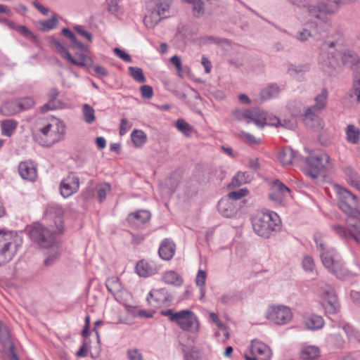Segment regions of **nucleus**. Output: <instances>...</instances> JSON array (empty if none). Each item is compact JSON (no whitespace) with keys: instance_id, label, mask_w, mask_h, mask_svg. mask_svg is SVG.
<instances>
[{"instance_id":"obj_1","label":"nucleus","mask_w":360,"mask_h":360,"mask_svg":"<svg viewBox=\"0 0 360 360\" xmlns=\"http://www.w3.org/2000/svg\"><path fill=\"white\" fill-rule=\"evenodd\" d=\"M63 210L58 205H49L45 212V218L49 221V227L41 224H34L30 231L31 239L41 248L45 249L44 264L50 266L58 259L60 248L55 235L63 231Z\"/></svg>"},{"instance_id":"obj_2","label":"nucleus","mask_w":360,"mask_h":360,"mask_svg":"<svg viewBox=\"0 0 360 360\" xmlns=\"http://www.w3.org/2000/svg\"><path fill=\"white\" fill-rule=\"evenodd\" d=\"M339 196V207L347 216V226L333 224L331 229L341 238L360 243V208L356 207V197L345 188L340 189Z\"/></svg>"},{"instance_id":"obj_3","label":"nucleus","mask_w":360,"mask_h":360,"mask_svg":"<svg viewBox=\"0 0 360 360\" xmlns=\"http://www.w3.org/2000/svg\"><path fill=\"white\" fill-rule=\"evenodd\" d=\"M359 61L358 55L347 50L340 43L329 41L323 44L319 58L320 68L330 77L336 74L341 65H353Z\"/></svg>"},{"instance_id":"obj_4","label":"nucleus","mask_w":360,"mask_h":360,"mask_svg":"<svg viewBox=\"0 0 360 360\" xmlns=\"http://www.w3.org/2000/svg\"><path fill=\"white\" fill-rule=\"evenodd\" d=\"M314 240L317 248L321 252V262L330 273L340 279L360 275V265L354 264L350 268L347 267L338 252L333 248H328L321 234H316Z\"/></svg>"},{"instance_id":"obj_5","label":"nucleus","mask_w":360,"mask_h":360,"mask_svg":"<svg viewBox=\"0 0 360 360\" xmlns=\"http://www.w3.org/2000/svg\"><path fill=\"white\" fill-rule=\"evenodd\" d=\"M328 91L323 89L314 98V104L305 108L302 103L290 104L289 109L293 116H301L304 124L314 130H319L323 126L319 115L327 104Z\"/></svg>"},{"instance_id":"obj_6","label":"nucleus","mask_w":360,"mask_h":360,"mask_svg":"<svg viewBox=\"0 0 360 360\" xmlns=\"http://www.w3.org/2000/svg\"><path fill=\"white\" fill-rule=\"evenodd\" d=\"M173 0H146V13L143 23L147 28L155 27L162 19L167 18Z\"/></svg>"},{"instance_id":"obj_7","label":"nucleus","mask_w":360,"mask_h":360,"mask_svg":"<svg viewBox=\"0 0 360 360\" xmlns=\"http://www.w3.org/2000/svg\"><path fill=\"white\" fill-rule=\"evenodd\" d=\"M255 232L264 238H269L271 233L280 229V219L275 212H257L252 219Z\"/></svg>"},{"instance_id":"obj_8","label":"nucleus","mask_w":360,"mask_h":360,"mask_svg":"<svg viewBox=\"0 0 360 360\" xmlns=\"http://www.w3.org/2000/svg\"><path fill=\"white\" fill-rule=\"evenodd\" d=\"M65 131V124L61 121H56L55 124L47 123L39 127L34 133V137L39 144L51 146L63 139Z\"/></svg>"},{"instance_id":"obj_9","label":"nucleus","mask_w":360,"mask_h":360,"mask_svg":"<svg viewBox=\"0 0 360 360\" xmlns=\"http://www.w3.org/2000/svg\"><path fill=\"white\" fill-rule=\"evenodd\" d=\"M22 238L15 233H10L0 238V266L10 262L22 245Z\"/></svg>"},{"instance_id":"obj_10","label":"nucleus","mask_w":360,"mask_h":360,"mask_svg":"<svg viewBox=\"0 0 360 360\" xmlns=\"http://www.w3.org/2000/svg\"><path fill=\"white\" fill-rule=\"evenodd\" d=\"M330 157L322 152L311 154L307 158V166L304 172L312 179H316L323 169H328L331 167Z\"/></svg>"},{"instance_id":"obj_11","label":"nucleus","mask_w":360,"mask_h":360,"mask_svg":"<svg viewBox=\"0 0 360 360\" xmlns=\"http://www.w3.org/2000/svg\"><path fill=\"white\" fill-rule=\"evenodd\" d=\"M170 321H175L183 330L195 333L199 330L198 317L189 309L174 313L170 317Z\"/></svg>"},{"instance_id":"obj_12","label":"nucleus","mask_w":360,"mask_h":360,"mask_svg":"<svg viewBox=\"0 0 360 360\" xmlns=\"http://www.w3.org/2000/svg\"><path fill=\"white\" fill-rule=\"evenodd\" d=\"M272 356L271 348L264 342L253 340L250 346V352L245 353L246 360H269Z\"/></svg>"},{"instance_id":"obj_13","label":"nucleus","mask_w":360,"mask_h":360,"mask_svg":"<svg viewBox=\"0 0 360 360\" xmlns=\"http://www.w3.org/2000/svg\"><path fill=\"white\" fill-rule=\"evenodd\" d=\"M266 318L276 324L284 325L291 321L292 314L286 306H271L267 310Z\"/></svg>"},{"instance_id":"obj_14","label":"nucleus","mask_w":360,"mask_h":360,"mask_svg":"<svg viewBox=\"0 0 360 360\" xmlns=\"http://www.w3.org/2000/svg\"><path fill=\"white\" fill-rule=\"evenodd\" d=\"M294 6L300 9H307L308 13L316 19L326 22L328 18L321 5L325 4L324 0L319 1L316 5L311 4L307 0H289Z\"/></svg>"},{"instance_id":"obj_15","label":"nucleus","mask_w":360,"mask_h":360,"mask_svg":"<svg viewBox=\"0 0 360 360\" xmlns=\"http://www.w3.org/2000/svg\"><path fill=\"white\" fill-rule=\"evenodd\" d=\"M321 297L325 311L330 314H335L339 309V303L334 290L329 286L323 289Z\"/></svg>"},{"instance_id":"obj_16","label":"nucleus","mask_w":360,"mask_h":360,"mask_svg":"<svg viewBox=\"0 0 360 360\" xmlns=\"http://www.w3.org/2000/svg\"><path fill=\"white\" fill-rule=\"evenodd\" d=\"M79 188V179L73 174H70L60 183V194L68 198L76 193Z\"/></svg>"},{"instance_id":"obj_17","label":"nucleus","mask_w":360,"mask_h":360,"mask_svg":"<svg viewBox=\"0 0 360 360\" xmlns=\"http://www.w3.org/2000/svg\"><path fill=\"white\" fill-rule=\"evenodd\" d=\"M290 192V190L278 179L272 182L269 198L276 202H281Z\"/></svg>"},{"instance_id":"obj_18","label":"nucleus","mask_w":360,"mask_h":360,"mask_svg":"<svg viewBox=\"0 0 360 360\" xmlns=\"http://www.w3.org/2000/svg\"><path fill=\"white\" fill-rule=\"evenodd\" d=\"M170 300L171 297L165 288L152 290L147 297V302L153 307H160Z\"/></svg>"},{"instance_id":"obj_19","label":"nucleus","mask_w":360,"mask_h":360,"mask_svg":"<svg viewBox=\"0 0 360 360\" xmlns=\"http://www.w3.org/2000/svg\"><path fill=\"white\" fill-rule=\"evenodd\" d=\"M18 172L20 176L30 181L37 179V173L36 167L31 162H22L18 166Z\"/></svg>"},{"instance_id":"obj_20","label":"nucleus","mask_w":360,"mask_h":360,"mask_svg":"<svg viewBox=\"0 0 360 360\" xmlns=\"http://www.w3.org/2000/svg\"><path fill=\"white\" fill-rule=\"evenodd\" d=\"M258 109H237L233 112L234 119L239 121H245L246 124L253 122L256 125Z\"/></svg>"},{"instance_id":"obj_21","label":"nucleus","mask_w":360,"mask_h":360,"mask_svg":"<svg viewBox=\"0 0 360 360\" xmlns=\"http://www.w3.org/2000/svg\"><path fill=\"white\" fill-rule=\"evenodd\" d=\"M279 119L276 116L258 110L256 126L263 128L265 125L278 127Z\"/></svg>"},{"instance_id":"obj_22","label":"nucleus","mask_w":360,"mask_h":360,"mask_svg":"<svg viewBox=\"0 0 360 360\" xmlns=\"http://www.w3.org/2000/svg\"><path fill=\"white\" fill-rule=\"evenodd\" d=\"M158 271L157 266L153 262L141 260L136 264V271L142 277H148L155 274Z\"/></svg>"},{"instance_id":"obj_23","label":"nucleus","mask_w":360,"mask_h":360,"mask_svg":"<svg viewBox=\"0 0 360 360\" xmlns=\"http://www.w3.org/2000/svg\"><path fill=\"white\" fill-rule=\"evenodd\" d=\"M150 219V213L147 210H139L128 216L129 222L134 226L140 227Z\"/></svg>"},{"instance_id":"obj_24","label":"nucleus","mask_w":360,"mask_h":360,"mask_svg":"<svg viewBox=\"0 0 360 360\" xmlns=\"http://www.w3.org/2000/svg\"><path fill=\"white\" fill-rule=\"evenodd\" d=\"M356 0H324L325 4H322L321 6L323 8V11L327 15L335 14L340 8L345 4H349L355 2Z\"/></svg>"},{"instance_id":"obj_25","label":"nucleus","mask_w":360,"mask_h":360,"mask_svg":"<svg viewBox=\"0 0 360 360\" xmlns=\"http://www.w3.org/2000/svg\"><path fill=\"white\" fill-rule=\"evenodd\" d=\"M158 253L162 259L170 260L175 253V244L168 238L165 239L160 246Z\"/></svg>"},{"instance_id":"obj_26","label":"nucleus","mask_w":360,"mask_h":360,"mask_svg":"<svg viewBox=\"0 0 360 360\" xmlns=\"http://www.w3.org/2000/svg\"><path fill=\"white\" fill-rule=\"evenodd\" d=\"M303 324L307 329L315 330L320 329L323 326L324 321L321 316L311 314L304 318Z\"/></svg>"},{"instance_id":"obj_27","label":"nucleus","mask_w":360,"mask_h":360,"mask_svg":"<svg viewBox=\"0 0 360 360\" xmlns=\"http://www.w3.org/2000/svg\"><path fill=\"white\" fill-rule=\"evenodd\" d=\"M217 207L219 212L224 217H231L236 213V209L233 202L227 198L220 200Z\"/></svg>"},{"instance_id":"obj_28","label":"nucleus","mask_w":360,"mask_h":360,"mask_svg":"<svg viewBox=\"0 0 360 360\" xmlns=\"http://www.w3.org/2000/svg\"><path fill=\"white\" fill-rule=\"evenodd\" d=\"M162 280L164 283L174 286H180L183 283V278L175 271L170 270L165 271L162 275Z\"/></svg>"},{"instance_id":"obj_29","label":"nucleus","mask_w":360,"mask_h":360,"mask_svg":"<svg viewBox=\"0 0 360 360\" xmlns=\"http://www.w3.org/2000/svg\"><path fill=\"white\" fill-rule=\"evenodd\" d=\"M320 356V349L316 346H304L300 352L302 360H314Z\"/></svg>"},{"instance_id":"obj_30","label":"nucleus","mask_w":360,"mask_h":360,"mask_svg":"<svg viewBox=\"0 0 360 360\" xmlns=\"http://www.w3.org/2000/svg\"><path fill=\"white\" fill-rule=\"evenodd\" d=\"M19 112L18 100L7 101L0 107V112L4 116H11Z\"/></svg>"},{"instance_id":"obj_31","label":"nucleus","mask_w":360,"mask_h":360,"mask_svg":"<svg viewBox=\"0 0 360 360\" xmlns=\"http://www.w3.org/2000/svg\"><path fill=\"white\" fill-rule=\"evenodd\" d=\"M0 342L5 348H8L9 350H12L14 348L8 327L1 321H0Z\"/></svg>"},{"instance_id":"obj_32","label":"nucleus","mask_w":360,"mask_h":360,"mask_svg":"<svg viewBox=\"0 0 360 360\" xmlns=\"http://www.w3.org/2000/svg\"><path fill=\"white\" fill-rule=\"evenodd\" d=\"M49 42L52 48L63 58L67 60L68 56H69L70 53L67 49L65 43L63 40L54 38L53 37H50Z\"/></svg>"},{"instance_id":"obj_33","label":"nucleus","mask_w":360,"mask_h":360,"mask_svg":"<svg viewBox=\"0 0 360 360\" xmlns=\"http://www.w3.org/2000/svg\"><path fill=\"white\" fill-rule=\"evenodd\" d=\"M18 122L13 119H8L1 122V130L4 136H11L17 129Z\"/></svg>"},{"instance_id":"obj_34","label":"nucleus","mask_w":360,"mask_h":360,"mask_svg":"<svg viewBox=\"0 0 360 360\" xmlns=\"http://www.w3.org/2000/svg\"><path fill=\"white\" fill-rule=\"evenodd\" d=\"M346 140L352 144H357L360 141V129L354 124H348L345 129Z\"/></svg>"},{"instance_id":"obj_35","label":"nucleus","mask_w":360,"mask_h":360,"mask_svg":"<svg viewBox=\"0 0 360 360\" xmlns=\"http://www.w3.org/2000/svg\"><path fill=\"white\" fill-rule=\"evenodd\" d=\"M310 70V65L308 63L303 64H290L288 68V73L292 77L297 78L304 72Z\"/></svg>"},{"instance_id":"obj_36","label":"nucleus","mask_w":360,"mask_h":360,"mask_svg":"<svg viewBox=\"0 0 360 360\" xmlns=\"http://www.w3.org/2000/svg\"><path fill=\"white\" fill-rule=\"evenodd\" d=\"M295 151L290 148H284L279 153H278V160L283 165H289L292 162V160L295 158Z\"/></svg>"},{"instance_id":"obj_37","label":"nucleus","mask_w":360,"mask_h":360,"mask_svg":"<svg viewBox=\"0 0 360 360\" xmlns=\"http://www.w3.org/2000/svg\"><path fill=\"white\" fill-rule=\"evenodd\" d=\"M280 92V88L276 84H272L264 88L260 92L261 99L266 101L278 96Z\"/></svg>"},{"instance_id":"obj_38","label":"nucleus","mask_w":360,"mask_h":360,"mask_svg":"<svg viewBox=\"0 0 360 360\" xmlns=\"http://www.w3.org/2000/svg\"><path fill=\"white\" fill-rule=\"evenodd\" d=\"M67 60L77 66L90 65L92 64L91 59L84 54H77L75 57L70 54L68 56Z\"/></svg>"},{"instance_id":"obj_39","label":"nucleus","mask_w":360,"mask_h":360,"mask_svg":"<svg viewBox=\"0 0 360 360\" xmlns=\"http://www.w3.org/2000/svg\"><path fill=\"white\" fill-rule=\"evenodd\" d=\"M252 178V174L250 172H238L233 179V184L239 186L250 182Z\"/></svg>"},{"instance_id":"obj_40","label":"nucleus","mask_w":360,"mask_h":360,"mask_svg":"<svg viewBox=\"0 0 360 360\" xmlns=\"http://www.w3.org/2000/svg\"><path fill=\"white\" fill-rule=\"evenodd\" d=\"M131 140L136 147L142 146L147 140L146 134L141 130L134 129L131 134Z\"/></svg>"},{"instance_id":"obj_41","label":"nucleus","mask_w":360,"mask_h":360,"mask_svg":"<svg viewBox=\"0 0 360 360\" xmlns=\"http://www.w3.org/2000/svg\"><path fill=\"white\" fill-rule=\"evenodd\" d=\"M62 33L64 36H65L71 40V41L73 44L74 48L79 49L83 51L87 50V46L82 44L81 41H78L75 35L68 28H63L62 30Z\"/></svg>"},{"instance_id":"obj_42","label":"nucleus","mask_w":360,"mask_h":360,"mask_svg":"<svg viewBox=\"0 0 360 360\" xmlns=\"http://www.w3.org/2000/svg\"><path fill=\"white\" fill-rule=\"evenodd\" d=\"M348 183L360 191V176L351 168L346 170Z\"/></svg>"},{"instance_id":"obj_43","label":"nucleus","mask_w":360,"mask_h":360,"mask_svg":"<svg viewBox=\"0 0 360 360\" xmlns=\"http://www.w3.org/2000/svg\"><path fill=\"white\" fill-rule=\"evenodd\" d=\"M175 126L179 131L186 136H190L193 131V127L183 119H178Z\"/></svg>"},{"instance_id":"obj_44","label":"nucleus","mask_w":360,"mask_h":360,"mask_svg":"<svg viewBox=\"0 0 360 360\" xmlns=\"http://www.w3.org/2000/svg\"><path fill=\"white\" fill-rule=\"evenodd\" d=\"M82 115L84 120L88 124L93 123L96 120L95 111L89 104H84L82 107Z\"/></svg>"},{"instance_id":"obj_45","label":"nucleus","mask_w":360,"mask_h":360,"mask_svg":"<svg viewBox=\"0 0 360 360\" xmlns=\"http://www.w3.org/2000/svg\"><path fill=\"white\" fill-rule=\"evenodd\" d=\"M106 287L108 291L115 295L116 292L120 291L121 287L120 283L117 278L111 277L106 280L105 282Z\"/></svg>"},{"instance_id":"obj_46","label":"nucleus","mask_w":360,"mask_h":360,"mask_svg":"<svg viewBox=\"0 0 360 360\" xmlns=\"http://www.w3.org/2000/svg\"><path fill=\"white\" fill-rule=\"evenodd\" d=\"M111 186L108 183H103L97 186V194L99 202H102L110 191Z\"/></svg>"},{"instance_id":"obj_47","label":"nucleus","mask_w":360,"mask_h":360,"mask_svg":"<svg viewBox=\"0 0 360 360\" xmlns=\"http://www.w3.org/2000/svg\"><path fill=\"white\" fill-rule=\"evenodd\" d=\"M129 75L138 82L144 83L146 82V77L143 75V70L140 68L137 67H129Z\"/></svg>"},{"instance_id":"obj_48","label":"nucleus","mask_w":360,"mask_h":360,"mask_svg":"<svg viewBox=\"0 0 360 360\" xmlns=\"http://www.w3.org/2000/svg\"><path fill=\"white\" fill-rule=\"evenodd\" d=\"M185 360H207L202 357L201 352L196 347H191L188 352L184 354Z\"/></svg>"},{"instance_id":"obj_49","label":"nucleus","mask_w":360,"mask_h":360,"mask_svg":"<svg viewBox=\"0 0 360 360\" xmlns=\"http://www.w3.org/2000/svg\"><path fill=\"white\" fill-rule=\"evenodd\" d=\"M57 22L56 15H53L51 19L40 22L41 29L45 32L50 31L56 27Z\"/></svg>"},{"instance_id":"obj_50","label":"nucleus","mask_w":360,"mask_h":360,"mask_svg":"<svg viewBox=\"0 0 360 360\" xmlns=\"http://www.w3.org/2000/svg\"><path fill=\"white\" fill-rule=\"evenodd\" d=\"M34 101L30 97H26L18 101V108L20 112L27 110L34 105Z\"/></svg>"},{"instance_id":"obj_51","label":"nucleus","mask_w":360,"mask_h":360,"mask_svg":"<svg viewBox=\"0 0 360 360\" xmlns=\"http://www.w3.org/2000/svg\"><path fill=\"white\" fill-rule=\"evenodd\" d=\"M238 136L245 143L248 144H258L259 143V139H257L256 137H255L253 135L247 133L245 131H240L238 134Z\"/></svg>"},{"instance_id":"obj_52","label":"nucleus","mask_w":360,"mask_h":360,"mask_svg":"<svg viewBox=\"0 0 360 360\" xmlns=\"http://www.w3.org/2000/svg\"><path fill=\"white\" fill-rule=\"evenodd\" d=\"M328 342L337 347H342L345 342L342 336L338 333L331 334L328 337Z\"/></svg>"},{"instance_id":"obj_53","label":"nucleus","mask_w":360,"mask_h":360,"mask_svg":"<svg viewBox=\"0 0 360 360\" xmlns=\"http://www.w3.org/2000/svg\"><path fill=\"white\" fill-rule=\"evenodd\" d=\"M247 194L248 191L246 189H240L238 191L230 192L227 195V198L229 199L231 201L236 200L242 198Z\"/></svg>"},{"instance_id":"obj_54","label":"nucleus","mask_w":360,"mask_h":360,"mask_svg":"<svg viewBox=\"0 0 360 360\" xmlns=\"http://www.w3.org/2000/svg\"><path fill=\"white\" fill-rule=\"evenodd\" d=\"M297 125L296 121L294 118L291 119H285L283 120H281L279 119L278 126H281L287 129H295Z\"/></svg>"},{"instance_id":"obj_55","label":"nucleus","mask_w":360,"mask_h":360,"mask_svg":"<svg viewBox=\"0 0 360 360\" xmlns=\"http://www.w3.org/2000/svg\"><path fill=\"white\" fill-rule=\"evenodd\" d=\"M127 356L129 360H143L142 354L138 349H128Z\"/></svg>"},{"instance_id":"obj_56","label":"nucleus","mask_w":360,"mask_h":360,"mask_svg":"<svg viewBox=\"0 0 360 360\" xmlns=\"http://www.w3.org/2000/svg\"><path fill=\"white\" fill-rule=\"evenodd\" d=\"M302 266L305 271H312L315 267L313 258L311 256H305L302 260Z\"/></svg>"},{"instance_id":"obj_57","label":"nucleus","mask_w":360,"mask_h":360,"mask_svg":"<svg viewBox=\"0 0 360 360\" xmlns=\"http://www.w3.org/2000/svg\"><path fill=\"white\" fill-rule=\"evenodd\" d=\"M206 272L203 270H199L195 277V283L198 287L205 286L206 281Z\"/></svg>"},{"instance_id":"obj_58","label":"nucleus","mask_w":360,"mask_h":360,"mask_svg":"<svg viewBox=\"0 0 360 360\" xmlns=\"http://www.w3.org/2000/svg\"><path fill=\"white\" fill-rule=\"evenodd\" d=\"M132 124L127 119H122L120 127V134L124 135L131 128Z\"/></svg>"},{"instance_id":"obj_59","label":"nucleus","mask_w":360,"mask_h":360,"mask_svg":"<svg viewBox=\"0 0 360 360\" xmlns=\"http://www.w3.org/2000/svg\"><path fill=\"white\" fill-rule=\"evenodd\" d=\"M58 94L59 91L56 88L51 89L48 94L49 101H52L53 103L60 105V101L57 100Z\"/></svg>"},{"instance_id":"obj_60","label":"nucleus","mask_w":360,"mask_h":360,"mask_svg":"<svg viewBox=\"0 0 360 360\" xmlns=\"http://www.w3.org/2000/svg\"><path fill=\"white\" fill-rule=\"evenodd\" d=\"M113 51L117 57L122 59L124 61L127 62V63L131 62L130 56L128 53H127L125 51H124L123 50H122L119 48H115Z\"/></svg>"},{"instance_id":"obj_61","label":"nucleus","mask_w":360,"mask_h":360,"mask_svg":"<svg viewBox=\"0 0 360 360\" xmlns=\"http://www.w3.org/2000/svg\"><path fill=\"white\" fill-rule=\"evenodd\" d=\"M170 62L172 65H174L176 67L179 75L181 76L182 65L180 57L178 56H174L170 58Z\"/></svg>"},{"instance_id":"obj_62","label":"nucleus","mask_w":360,"mask_h":360,"mask_svg":"<svg viewBox=\"0 0 360 360\" xmlns=\"http://www.w3.org/2000/svg\"><path fill=\"white\" fill-rule=\"evenodd\" d=\"M75 30L82 37H85L89 41H91L93 39L92 34L88 31L85 30L82 26L77 25L74 27Z\"/></svg>"},{"instance_id":"obj_63","label":"nucleus","mask_w":360,"mask_h":360,"mask_svg":"<svg viewBox=\"0 0 360 360\" xmlns=\"http://www.w3.org/2000/svg\"><path fill=\"white\" fill-rule=\"evenodd\" d=\"M141 96L145 98H150L153 95V88L148 85L141 87Z\"/></svg>"},{"instance_id":"obj_64","label":"nucleus","mask_w":360,"mask_h":360,"mask_svg":"<svg viewBox=\"0 0 360 360\" xmlns=\"http://www.w3.org/2000/svg\"><path fill=\"white\" fill-rule=\"evenodd\" d=\"M311 37V32L306 28L302 29L298 32L297 39L300 41H304Z\"/></svg>"}]
</instances>
